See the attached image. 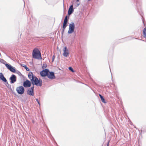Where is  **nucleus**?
<instances>
[{"instance_id":"1","label":"nucleus","mask_w":146,"mask_h":146,"mask_svg":"<svg viewBox=\"0 0 146 146\" xmlns=\"http://www.w3.org/2000/svg\"><path fill=\"white\" fill-rule=\"evenodd\" d=\"M28 76L29 78L31 80L32 84L33 85H35L39 86H42V81L39 80L35 76L33 75L32 72H29Z\"/></svg>"},{"instance_id":"2","label":"nucleus","mask_w":146,"mask_h":146,"mask_svg":"<svg viewBox=\"0 0 146 146\" xmlns=\"http://www.w3.org/2000/svg\"><path fill=\"white\" fill-rule=\"evenodd\" d=\"M33 57L36 59H40L41 58V54L39 50L37 48H35L33 50Z\"/></svg>"},{"instance_id":"3","label":"nucleus","mask_w":146,"mask_h":146,"mask_svg":"<svg viewBox=\"0 0 146 146\" xmlns=\"http://www.w3.org/2000/svg\"><path fill=\"white\" fill-rule=\"evenodd\" d=\"M46 76L50 79H53L55 78L54 73L53 72H50L47 69H46Z\"/></svg>"},{"instance_id":"4","label":"nucleus","mask_w":146,"mask_h":146,"mask_svg":"<svg viewBox=\"0 0 146 146\" xmlns=\"http://www.w3.org/2000/svg\"><path fill=\"white\" fill-rule=\"evenodd\" d=\"M16 90L17 93L20 94H23L25 91L24 88L22 86L17 87Z\"/></svg>"},{"instance_id":"5","label":"nucleus","mask_w":146,"mask_h":146,"mask_svg":"<svg viewBox=\"0 0 146 146\" xmlns=\"http://www.w3.org/2000/svg\"><path fill=\"white\" fill-rule=\"evenodd\" d=\"M75 25L74 23H71L69 25V27L68 33L69 34L72 33L74 31Z\"/></svg>"},{"instance_id":"6","label":"nucleus","mask_w":146,"mask_h":146,"mask_svg":"<svg viewBox=\"0 0 146 146\" xmlns=\"http://www.w3.org/2000/svg\"><path fill=\"white\" fill-rule=\"evenodd\" d=\"M34 86H33L29 89L27 92V94L31 96H34Z\"/></svg>"},{"instance_id":"7","label":"nucleus","mask_w":146,"mask_h":146,"mask_svg":"<svg viewBox=\"0 0 146 146\" xmlns=\"http://www.w3.org/2000/svg\"><path fill=\"white\" fill-rule=\"evenodd\" d=\"M9 80L11 83H14L16 81L17 78L16 76L14 74H12L10 77Z\"/></svg>"},{"instance_id":"8","label":"nucleus","mask_w":146,"mask_h":146,"mask_svg":"<svg viewBox=\"0 0 146 146\" xmlns=\"http://www.w3.org/2000/svg\"><path fill=\"white\" fill-rule=\"evenodd\" d=\"M63 50L64 52L63 55L65 57L68 56L69 54V52L66 47L65 46L64 47Z\"/></svg>"},{"instance_id":"9","label":"nucleus","mask_w":146,"mask_h":146,"mask_svg":"<svg viewBox=\"0 0 146 146\" xmlns=\"http://www.w3.org/2000/svg\"><path fill=\"white\" fill-rule=\"evenodd\" d=\"M31 85V82L28 80H26L25 81L23 84V86L25 88L29 87Z\"/></svg>"},{"instance_id":"10","label":"nucleus","mask_w":146,"mask_h":146,"mask_svg":"<svg viewBox=\"0 0 146 146\" xmlns=\"http://www.w3.org/2000/svg\"><path fill=\"white\" fill-rule=\"evenodd\" d=\"M5 65L7 68L9 69L11 72L13 73H15V72L16 70L15 68H14L11 65H10L7 64H5Z\"/></svg>"},{"instance_id":"11","label":"nucleus","mask_w":146,"mask_h":146,"mask_svg":"<svg viewBox=\"0 0 146 146\" xmlns=\"http://www.w3.org/2000/svg\"><path fill=\"white\" fill-rule=\"evenodd\" d=\"M0 79L2 80L3 82H7V84L9 85V84L7 82V80L4 77V76L3 74L2 73L0 72Z\"/></svg>"},{"instance_id":"12","label":"nucleus","mask_w":146,"mask_h":146,"mask_svg":"<svg viewBox=\"0 0 146 146\" xmlns=\"http://www.w3.org/2000/svg\"><path fill=\"white\" fill-rule=\"evenodd\" d=\"M74 11V9H73V5H71L69 8L68 11V15H70Z\"/></svg>"},{"instance_id":"13","label":"nucleus","mask_w":146,"mask_h":146,"mask_svg":"<svg viewBox=\"0 0 146 146\" xmlns=\"http://www.w3.org/2000/svg\"><path fill=\"white\" fill-rule=\"evenodd\" d=\"M40 74L42 77L46 76V69L41 71Z\"/></svg>"},{"instance_id":"14","label":"nucleus","mask_w":146,"mask_h":146,"mask_svg":"<svg viewBox=\"0 0 146 146\" xmlns=\"http://www.w3.org/2000/svg\"><path fill=\"white\" fill-rule=\"evenodd\" d=\"M143 35V37L146 38V29L145 28H144L143 31L142 32Z\"/></svg>"},{"instance_id":"15","label":"nucleus","mask_w":146,"mask_h":146,"mask_svg":"<svg viewBox=\"0 0 146 146\" xmlns=\"http://www.w3.org/2000/svg\"><path fill=\"white\" fill-rule=\"evenodd\" d=\"M99 96L101 98L102 102L104 103H106V102L105 99L103 97L101 94H99Z\"/></svg>"},{"instance_id":"16","label":"nucleus","mask_w":146,"mask_h":146,"mask_svg":"<svg viewBox=\"0 0 146 146\" xmlns=\"http://www.w3.org/2000/svg\"><path fill=\"white\" fill-rule=\"evenodd\" d=\"M21 66L24 67L26 69L27 71H29V69L27 67L26 65L25 64H22L21 65Z\"/></svg>"},{"instance_id":"17","label":"nucleus","mask_w":146,"mask_h":146,"mask_svg":"<svg viewBox=\"0 0 146 146\" xmlns=\"http://www.w3.org/2000/svg\"><path fill=\"white\" fill-rule=\"evenodd\" d=\"M0 62L4 64H6V62L3 59L0 58Z\"/></svg>"},{"instance_id":"18","label":"nucleus","mask_w":146,"mask_h":146,"mask_svg":"<svg viewBox=\"0 0 146 146\" xmlns=\"http://www.w3.org/2000/svg\"><path fill=\"white\" fill-rule=\"evenodd\" d=\"M68 69L70 71H71L72 72H75V71L73 70V69L72 67H69Z\"/></svg>"},{"instance_id":"19","label":"nucleus","mask_w":146,"mask_h":146,"mask_svg":"<svg viewBox=\"0 0 146 146\" xmlns=\"http://www.w3.org/2000/svg\"><path fill=\"white\" fill-rule=\"evenodd\" d=\"M67 26L66 25H63L62 28H63V32L64 31L66 27Z\"/></svg>"},{"instance_id":"20","label":"nucleus","mask_w":146,"mask_h":146,"mask_svg":"<svg viewBox=\"0 0 146 146\" xmlns=\"http://www.w3.org/2000/svg\"><path fill=\"white\" fill-rule=\"evenodd\" d=\"M67 17H68L67 16H66L65 17V19H64V22H67V21H68Z\"/></svg>"},{"instance_id":"21","label":"nucleus","mask_w":146,"mask_h":146,"mask_svg":"<svg viewBox=\"0 0 146 146\" xmlns=\"http://www.w3.org/2000/svg\"><path fill=\"white\" fill-rule=\"evenodd\" d=\"M36 101L37 102L38 104H39V105H40V103L39 102V101L38 100V99H36Z\"/></svg>"},{"instance_id":"22","label":"nucleus","mask_w":146,"mask_h":146,"mask_svg":"<svg viewBox=\"0 0 146 146\" xmlns=\"http://www.w3.org/2000/svg\"><path fill=\"white\" fill-rule=\"evenodd\" d=\"M67 22H64L63 25H66Z\"/></svg>"},{"instance_id":"23","label":"nucleus","mask_w":146,"mask_h":146,"mask_svg":"<svg viewBox=\"0 0 146 146\" xmlns=\"http://www.w3.org/2000/svg\"><path fill=\"white\" fill-rule=\"evenodd\" d=\"M67 22H64L63 25H66Z\"/></svg>"},{"instance_id":"24","label":"nucleus","mask_w":146,"mask_h":146,"mask_svg":"<svg viewBox=\"0 0 146 146\" xmlns=\"http://www.w3.org/2000/svg\"><path fill=\"white\" fill-rule=\"evenodd\" d=\"M43 66H42V68H43V69H44V68H46V66H45L44 64H43Z\"/></svg>"},{"instance_id":"25","label":"nucleus","mask_w":146,"mask_h":146,"mask_svg":"<svg viewBox=\"0 0 146 146\" xmlns=\"http://www.w3.org/2000/svg\"><path fill=\"white\" fill-rule=\"evenodd\" d=\"M54 58H55V57H54V56H53L52 58V61H54Z\"/></svg>"},{"instance_id":"26","label":"nucleus","mask_w":146,"mask_h":146,"mask_svg":"<svg viewBox=\"0 0 146 146\" xmlns=\"http://www.w3.org/2000/svg\"><path fill=\"white\" fill-rule=\"evenodd\" d=\"M109 142H110V141H108V143H107V146H109Z\"/></svg>"},{"instance_id":"27","label":"nucleus","mask_w":146,"mask_h":146,"mask_svg":"<svg viewBox=\"0 0 146 146\" xmlns=\"http://www.w3.org/2000/svg\"><path fill=\"white\" fill-rule=\"evenodd\" d=\"M6 85L7 86V85H8V84H7V82H6Z\"/></svg>"},{"instance_id":"28","label":"nucleus","mask_w":146,"mask_h":146,"mask_svg":"<svg viewBox=\"0 0 146 146\" xmlns=\"http://www.w3.org/2000/svg\"><path fill=\"white\" fill-rule=\"evenodd\" d=\"M79 0H77V1H79Z\"/></svg>"},{"instance_id":"29","label":"nucleus","mask_w":146,"mask_h":146,"mask_svg":"<svg viewBox=\"0 0 146 146\" xmlns=\"http://www.w3.org/2000/svg\"><path fill=\"white\" fill-rule=\"evenodd\" d=\"M88 1H90V0H88Z\"/></svg>"}]
</instances>
